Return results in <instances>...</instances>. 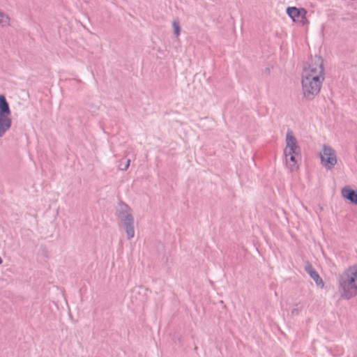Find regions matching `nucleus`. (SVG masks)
<instances>
[{
	"label": "nucleus",
	"instance_id": "8",
	"mask_svg": "<svg viewBox=\"0 0 357 357\" xmlns=\"http://www.w3.org/2000/svg\"><path fill=\"white\" fill-rule=\"evenodd\" d=\"M287 13L293 20V21L300 23L302 25L305 24L306 11L304 9H298L296 7H289L287 9Z\"/></svg>",
	"mask_w": 357,
	"mask_h": 357
},
{
	"label": "nucleus",
	"instance_id": "14",
	"mask_svg": "<svg viewBox=\"0 0 357 357\" xmlns=\"http://www.w3.org/2000/svg\"><path fill=\"white\" fill-rule=\"evenodd\" d=\"M172 27L174 29V33L176 36L180 35V24L178 20H175L172 22Z\"/></svg>",
	"mask_w": 357,
	"mask_h": 357
},
{
	"label": "nucleus",
	"instance_id": "4",
	"mask_svg": "<svg viewBox=\"0 0 357 357\" xmlns=\"http://www.w3.org/2000/svg\"><path fill=\"white\" fill-rule=\"evenodd\" d=\"M321 164L327 170L332 169L337 164V155L335 150L328 146L324 145L320 153Z\"/></svg>",
	"mask_w": 357,
	"mask_h": 357
},
{
	"label": "nucleus",
	"instance_id": "3",
	"mask_svg": "<svg viewBox=\"0 0 357 357\" xmlns=\"http://www.w3.org/2000/svg\"><path fill=\"white\" fill-rule=\"evenodd\" d=\"M314 95L318 94L321 91L322 84L325 79L324 68V59L321 56L314 58Z\"/></svg>",
	"mask_w": 357,
	"mask_h": 357
},
{
	"label": "nucleus",
	"instance_id": "12",
	"mask_svg": "<svg viewBox=\"0 0 357 357\" xmlns=\"http://www.w3.org/2000/svg\"><path fill=\"white\" fill-rule=\"evenodd\" d=\"M10 109L9 105L3 95H0V113Z\"/></svg>",
	"mask_w": 357,
	"mask_h": 357
},
{
	"label": "nucleus",
	"instance_id": "15",
	"mask_svg": "<svg viewBox=\"0 0 357 357\" xmlns=\"http://www.w3.org/2000/svg\"><path fill=\"white\" fill-rule=\"evenodd\" d=\"M130 160H127L124 163L121 161L119 164V169L123 171H126L130 166Z\"/></svg>",
	"mask_w": 357,
	"mask_h": 357
},
{
	"label": "nucleus",
	"instance_id": "5",
	"mask_svg": "<svg viewBox=\"0 0 357 357\" xmlns=\"http://www.w3.org/2000/svg\"><path fill=\"white\" fill-rule=\"evenodd\" d=\"M302 91L304 98L308 100L312 99V69L310 66L305 67L301 77Z\"/></svg>",
	"mask_w": 357,
	"mask_h": 357
},
{
	"label": "nucleus",
	"instance_id": "9",
	"mask_svg": "<svg viewBox=\"0 0 357 357\" xmlns=\"http://www.w3.org/2000/svg\"><path fill=\"white\" fill-rule=\"evenodd\" d=\"M341 195L344 199L357 205V190H352L349 186H345L341 190Z\"/></svg>",
	"mask_w": 357,
	"mask_h": 357
},
{
	"label": "nucleus",
	"instance_id": "18",
	"mask_svg": "<svg viewBox=\"0 0 357 357\" xmlns=\"http://www.w3.org/2000/svg\"><path fill=\"white\" fill-rule=\"evenodd\" d=\"M297 310L296 309H294L292 311H291V314L292 315H296L297 314Z\"/></svg>",
	"mask_w": 357,
	"mask_h": 357
},
{
	"label": "nucleus",
	"instance_id": "10",
	"mask_svg": "<svg viewBox=\"0 0 357 357\" xmlns=\"http://www.w3.org/2000/svg\"><path fill=\"white\" fill-rule=\"evenodd\" d=\"M300 160L301 156H284L285 165L291 172H294L298 169Z\"/></svg>",
	"mask_w": 357,
	"mask_h": 357
},
{
	"label": "nucleus",
	"instance_id": "7",
	"mask_svg": "<svg viewBox=\"0 0 357 357\" xmlns=\"http://www.w3.org/2000/svg\"><path fill=\"white\" fill-rule=\"evenodd\" d=\"M284 150L289 151L301 152L297 139L291 130H288L285 137V146Z\"/></svg>",
	"mask_w": 357,
	"mask_h": 357
},
{
	"label": "nucleus",
	"instance_id": "2",
	"mask_svg": "<svg viewBox=\"0 0 357 357\" xmlns=\"http://www.w3.org/2000/svg\"><path fill=\"white\" fill-rule=\"evenodd\" d=\"M118 215L121 220L123 229L128 240L135 236L134 218L131 208L125 204H120L118 206Z\"/></svg>",
	"mask_w": 357,
	"mask_h": 357
},
{
	"label": "nucleus",
	"instance_id": "1",
	"mask_svg": "<svg viewBox=\"0 0 357 357\" xmlns=\"http://www.w3.org/2000/svg\"><path fill=\"white\" fill-rule=\"evenodd\" d=\"M338 291L346 300L357 295V264L349 266L340 275Z\"/></svg>",
	"mask_w": 357,
	"mask_h": 357
},
{
	"label": "nucleus",
	"instance_id": "19",
	"mask_svg": "<svg viewBox=\"0 0 357 357\" xmlns=\"http://www.w3.org/2000/svg\"><path fill=\"white\" fill-rule=\"evenodd\" d=\"M84 1L85 2H87V1H89V0H84Z\"/></svg>",
	"mask_w": 357,
	"mask_h": 357
},
{
	"label": "nucleus",
	"instance_id": "11",
	"mask_svg": "<svg viewBox=\"0 0 357 357\" xmlns=\"http://www.w3.org/2000/svg\"><path fill=\"white\" fill-rule=\"evenodd\" d=\"M10 25V17L3 11L0 10V27H8Z\"/></svg>",
	"mask_w": 357,
	"mask_h": 357
},
{
	"label": "nucleus",
	"instance_id": "17",
	"mask_svg": "<svg viewBox=\"0 0 357 357\" xmlns=\"http://www.w3.org/2000/svg\"><path fill=\"white\" fill-rule=\"evenodd\" d=\"M305 271L310 275V277H312V267L310 264H307L305 266Z\"/></svg>",
	"mask_w": 357,
	"mask_h": 357
},
{
	"label": "nucleus",
	"instance_id": "6",
	"mask_svg": "<svg viewBox=\"0 0 357 357\" xmlns=\"http://www.w3.org/2000/svg\"><path fill=\"white\" fill-rule=\"evenodd\" d=\"M12 126L10 109L0 113V137L5 135Z\"/></svg>",
	"mask_w": 357,
	"mask_h": 357
},
{
	"label": "nucleus",
	"instance_id": "13",
	"mask_svg": "<svg viewBox=\"0 0 357 357\" xmlns=\"http://www.w3.org/2000/svg\"><path fill=\"white\" fill-rule=\"evenodd\" d=\"M314 281L315 282L317 286L321 289H323L324 287V282L321 278L314 271Z\"/></svg>",
	"mask_w": 357,
	"mask_h": 357
},
{
	"label": "nucleus",
	"instance_id": "16",
	"mask_svg": "<svg viewBox=\"0 0 357 357\" xmlns=\"http://www.w3.org/2000/svg\"><path fill=\"white\" fill-rule=\"evenodd\" d=\"M301 152H297V151H289L283 150V156H290V155H294V156H301Z\"/></svg>",
	"mask_w": 357,
	"mask_h": 357
}]
</instances>
